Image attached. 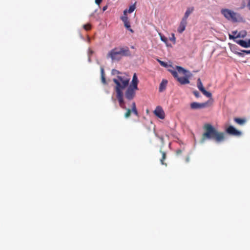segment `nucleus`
I'll list each match as a JSON object with an SVG mask.
<instances>
[{
    "label": "nucleus",
    "mask_w": 250,
    "mask_h": 250,
    "mask_svg": "<svg viewBox=\"0 0 250 250\" xmlns=\"http://www.w3.org/2000/svg\"><path fill=\"white\" fill-rule=\"evenodd\" d=\"M130 78L126 74H123L122 75L118 76L116 78L113 79V82L116 84L115 89L116 92L117 98L118 100L119 105L121 108L126 110L125 114V117L128 118L130 116L131 113H133L137 116H139L136 104L133 102L131 104V108H127L125 105L124 100V94L123 90L128 86Z\"/></svg>",
    "instance_id": "nucleus-1"
},
{
    "label": "nucleus",
    "mask_w": 250,
    "mask_h": 250,
    "mask_svg": "<svg viewBox=\"0 0 250 250\" xmlns=\"http://www.w3.org/2000/svg\"><path fill=\"white\" fill-rule=\"evenodd\" d=\"M204 133L202 135L201 142L206 140H212L217 143L223 142L225 139V133L218 131L214 127L209 124L204 125Z\"/></svg>",
    "instance_id": "nucleus-2"
},
{
    "label": "nucleus",
    "mask_w": 250,
    "mask_h": 250,
    "mask_svg": "<svg viewBox=\"0 0 250 250\" xmlns=\"http://www.w3.org/2000/svg\"><path fill=\"white\" fill-rule=\"evenodd\" d=\"M176 69L177 71L169 70V71L181 84L189 83L188 78L191 75V73L181 66H176Z\"/></svg>",
    "instance_id": "nucleus-3"
},
{
    "label": "nucleus",
    "mask_w": 250,
    "mask_h": 250,
    "mask_svg": "<svg viewBox=\"0 0 250 250\" xmlns=\"http://www.w3.org/2000/svg\"><path fill=\"white\" fill-rule=\"evenodd\" d=\"M130 51L128 47H117L111 50L107 54V58L112 61H119L123 56H129Z\"/></svg>",
    "instance_id": "nucleus-4"
},
{
    "label": "nucleus",
    "mask_w": 250,
    "mask_h": 250,
    "mask_svg": "<svg viewBox=\"0 0 250 250\" xmlns=\"http://www.w3.org/2000/svg\"><path fill=\"white\" fill-rule=\"evenodd\" d=\"M221 13L224 17L229 20H230L233 22H236L240 18V15L228 9H223L221 10Z\"/></svg>",
    "instance_id": "nucleus-5"
},
{
    "label": "nucleus",
    "mask_w": 250,
    "mask_h": 250,
    "mask_svg": "<svg viewBox=\"0 0 250 250\" xmlns=\"http://www.w3.org/2000/svg\"><path fill=\"white\" fill-rule=\"evenodd\" d=\"M213 103V99L211 97L209 99L202 103L197 102H193L190 104V107L192 109H202L212 106Z\"/></svg>",
    "instance_id": "nucleus-6"
},
{
    "label": "nucleus",
    "mask_w": 250,
    "mask_h": 250,
    "mask_svg": "<svg viewBox=\"0 0 250 250\" xmlns=\"http://www.w3.org/2000/svg\"><path fill=\"white\" fill-rule=\"evenodd\" d=\"M138 89L128 86L125 93V98L129 101L132 100L135 96L136 91Z\"/></svg>",
    "instance_id": "nucleus-7"
},
{
    "label": "nucleus",
    "mask_w": 250,
    "mask_h": 250,
    "mask_svg": "<svg viewBox=\"0 0 250 250\" xmlns=\"http://www.w3.org/2000/svg\"><path fill=\"white\" fill-rule=\"evenodd\" d=\"M197 86L198 88L203 93V94L205 95L206 97L208 98H211L212 97V94L210 92H208L206 90L205 88L203 86V83L201 82V80L200 78L197 80Z\"/></svg>",
    "instance_id": "nucleus-8"
},
{
    "label": "nucleus",
    "mask_w": 250,
    "mask_h": 250,
    "mask_svg": "<svg viewBox=\"0 0 250 250\" xmlns=\"http://www.w3.org/2000/svg\"><path fill=\"white\" fill-rule=\"evenodd\" d=\"M226 131L227 133L232 136H239L241 135V132L240 131L231 125L229 126Z\"/></svg>",
    "instance_id": "nucleus-9"
},
{
    "label": "nucleus",
    "mask_w": 250,
    "mask_h": 250,
    "mask_svg": "<svg viewBox=\"0 0 250 250\" xmlns=\"http://www.w3.org/2000/svg\"><path fill=\"white\" fill-rule=\"evenodd\" d=\"M154 113L157 117L161 119H164L165 117V112L162 108L160 106L156 108L155 110L154 111Z\"/></svg>",
    "instance_id": "nucleus-10"
},
{
    "label": "nucleus",
    "mask_w": 250,
    "mask_h": 250,
    "mask_svg": "<svg viewBox=\"0 0 250 250\" xmlns=\"http://www.w3.org/2000/svg\"><path fill=\"white\" fill-rule=\"evenodd\" d=\"M121 19L124 22V26L125 27V28L132 33L133 32V30L131 28L130 22L128 19V17L127 16H122Z\"/></svg>",
    "instance_id": "nucleus-11"
},
{
    "label": "nucleus",
    "mask_w": 250,
    "mask_h": 250,
    "mask_svg": "<svg viewBox=\"0 0 250 250\" xmlns=\"http://www.w3.org/2000/svg\"><path fill=\"white\" fill-rule=\"evenodd\" d=\"M234 41L236 43L239 44L242 47L245 48L250 47V39H249L248 42L242 40H234Z\"/></svg>",
    "instance_id": "nucleus-12"
},
{
    "label": "nucleus",
    "mask_w": 250,
    "mask_h": 250,
    "mask_svg": "<svg viewBox=\"0 0 250 250\" xmlns=\"http://www.w3.org/2000/svg\"><path fill=\"white\" fill-rule=\"evenodd\" d=\"M138 80L136 73H134L132 78L131 83L129 86V87L135 88V89H138Z\"/></svg>",
    "instance_id": "nucleus-13"
},
{
    "label": "nucleus",
    "mask_w": 250,
    "mask_h": 250,
    "mask_svg": "<svg viewBox=\"0 0 250 250\" xmlns=\"http://www.w3.org/2000/svg\"><path fill=\"white\" fill-rule=\"evenodd\" d=\"M187 24V21L182 19L180 25L177 29V31L179 33H182L185 30Z\"/></svg>",
    "instance_id": "nucleus-14"
},
{
    "label": "nucleus",
    "mask_w": 250,
    "mask_h": 250,
    "mask_svg": "<svg viewBox=\"0 0 250 250\" xmlns=\"http://www.w3.org/2000/svg\"><path fill=\"white\" fill-rule=\"evenodd\" d=\"M247 35V32L245 31H242L239 32L236 36H232V35H229V39L235 40L238 38H244Z\"/></svg>",
    "instance_id": "nucleus-15"
},
{
    "label": "nucleus",
    "mask_w": 250,
    "mask_h": 250,
    "mask_svg": "<svg viewBox=\"0 0 250 250\" xmlns=\"http://www.w3.org/2000/svg\"><path fill=\"white\" fill-rule=\"evenodd\" d=\"M194 8L193 7H189L188 8L184 15V16L182 18V20H184L186 21H187V20L188 18V17L189 15L193 11Z\"/></svg>",
    "instance_id": "nucleus-16"
},
{
    "label": "nucleus",
    "mask_w": 250,
    "mask_h": 250,
    "mask_svg": "<svg viewBox=\"0 0 250 250\" xmlns=\"http://www.w3.org/2000/svg\"><path fill=\"white\" fill-rule=\"evenodd\" d=\"M234 122L237 124L243 125L246 123V119L244 118H235L234 119Z\"/></svg>",
    "instance_id": "nucleus-17"
},
{
    "label": "nucleus",
    "mask_w": 250,
    "mask_h": 250,
    "mask_svg": "<svg viewBox=\"0 0 250 250\" xmlns=\"http://www.w3.org/2000/svg\"><path fill=\"white\" fill-rule=\"evenodd\" d=\"M167 83V80H162V81L161 82V83L160 84V86H159V91L160 92L163 91L166 88Z\"/></svg>",
    "instance_id": "nucleus-18"
},
{
    "label": "nucleus",
    "mask_w": 250,
    "mask_h": 250,
    "mask_svg": "<svg viewBox=\"0 0 250 250\" xmlns=\"http://www.w3.org/2000/svg\"><path fill=\"white\" fill-rule=\"evenodd\" d=\"M160 151L162 154V157L160 160L161 163L162 165H165L167 166V164L164 163V161L166 159V152L162 151L161 150Z\"/></svg>",
    "instance_id": "nucleus-19"
},
{
    "label": "nucleus",
    "mask_w": 250,
    "mask_h": 250,
    "mask_svg": "<svg viewBox=\"0 0 250 250\" xmlns=\"http://www.w3.org/2000/svg\"><path fill=\"white\" fill-rule=\"evenodd\" d=\"M83 28L84 30H85L86 31H88V30H90L91 28V25L89 23H87V24H84L83 25Z\"/></svg>",
    "instance_id": "nucleus-20"
},
{
    "label": "nucleus",
    "mask_w": 250,
    "mask_h": 250,
    "mask_svg": "<svg viewBox=\"0 0 250 250\" xmlns=\"http://www.w3.org/2000/svg\"><path fill=\"white\" fill-rule=\"evenodd\" d=\"M135 9V4L132 5L130 6L128 10H127L128 12L129 13H131L132 12H133L134 11Z\"/></svg>",
    "instance_id": "nucleus-21"
},
{
    "label": "nucleus",
    "mask_w": 250,
    "mask_h": 250,
    "mask_svg": "<svg viewBox=\"0 0 250 250\" xmlns=\"http://www.w3.org/2000/svg\"><path fill=\"white\" fill-rule=\"evenodd\" d=\"M111 73L112 75H119V74H121V75L123 74L121 72H120L119 71L116 70V69H112V72H111Z\"/></svg>",
    "instance_id": "nucleus-22"
},
{
    "label": "nucleus",
    "mask_w": 250,
    "mask_h": 250,
    "mask_svg": "<svg viewBox=\"0 0 250 250\" xmlns=\"http://www.w3.org/2000/svg\"><path fill=\"white\" fill-rule=\"evenodd\" d=\"M160 36V38H161V40L164 42L165 43H167V38H166V37H165L164 36L162 35L161 34H159Z\"/></svg>",
    "instance_id": "nucleus-23"
},
{
    "label": "nucleus",
    "mask_w": 250,
    "mask_h": 250,
    "mask_svg": "<svg viewBox=\"0 0 250 250\" xmlns=\"http://www.w3.org/2000/svg\"><path fill=\"white\" fill-rule=\"evenodd\" d=\"M169 40L173 42V43L175 44L176 42V38L174 36V34H172V37L169 38Z\"/></svg>",
    "instance_id": "nucleus-24"
},
{
    "label": "nucleus",
    "mask_w": 250,
    "mask_h": 250,
    "mask_svg": "<svg viewBox=\"0 0 250 250\" xmlns=\"http://www.w3.org/2000/svg\"><path fill=\"white\" fill-rule=\"evenodd\" d=\"M157 61L162 66H165V67L167 66V64L165 62H163L159 59H158Z\"/></svg>",
    "instance_id": "nucleus-25"
},
{
    "label": "nucleus",
    "mask_w": 250,
    "mask_h": 250,
    "mask_svg": "<svg viewBox=\"0 0 250 250\" xmlns=\"http://www.w3.org/2000/svg\"><path fill=\"white\" fill-rule=\"evenodd\" d=\"M101 80H102V82L104 84H106V80H105V78L104 76H101Z\"/></svg>",
    "instance_id": "nucleus-26"
},
{
    "label": "nucleus",
    "mask_w": 250,
    "mask_h": 250,
    "mask_svg": "<svg viewBox=\"0 0 250 250\" xmlns=\"http://www.w3.org/2000/svg\"><path fill=\"white\" fill-rule=\"evenodd\" d=\"M193 94L195 95V96L197 98H198L200 97V94L197 91H194Z\"/></svg>",
    "instance_id": "nucleus-27"
},
{
    "label": "nucleus",
    "mask_w": 250,
    "mask_h": 250,
    "mask_svg": "<svg viewBox=\"0 0 250 250\" xmlns=\"http://www.w3.org/2000/svg\"><path fill=\"white\" fill-rule=\"evenodd\" d=\"M156 135L161 141L162 143L164 144V139L163 137V136H159L157 134Z\"/></svg>",
    "instance_id": "nucleus-28"
},
{
    "label": "nucleus",
    "mask_w": 250,
    "mask_h": 250,
    "mask_svg": "<svg viewBox=\"0 0 250 250\" xmlns=\"http://www.w3.org/2000/svg\"><path fill=\"white\" fill-rule=\"evenodd\" d=\"M242 52L245 53L247 54H250V50H243Z\"/></svg>",
    "instance_id": "nucleus-29"
},
{
    "label": "nucleus",
    "mask_w": 250,
    "mask_h": 250,
    "mask_svg": "<svg viewBox=\"0 0 250 250\" xmlns=\"http://www.w3.org/2000/svg\"><path fill=\"white\" fill-rule=\"evenodd\" d=\"M102 0H95V3L98 4V5H99L101 2H102Z\"/></svg>",
    "instance_id": "nucleus-30"
},
{
    "label": "nucleus",
    "mask_w": 250,
    "mask_h": 250,
    "mask_svg": "<svg viewBox=\"0 0 250 250\" xmlns=\"http://www.w3.org/2000/svg\"><path fill=\"white\" fill-rule=\"evenodd\" d=\"M101 76H104V70L103 68L101 69Z\"/></svg>",
    "instance_id": "nucleus-31"
},
{
    "label": "nucleus",
    "mask_w": 250,
    "mask_h": 250,
    "mask_svg": "<svg viewBox=\"0 0 250 250\" xmlns=\"http://www.w3.org/2000/svg\"><path fill=\"white\" fill-rule=\"evenodd\" d=\"M127 12H128V11L127 9H125L124 11V16H127Z\"/></svg>",
    "instance_id": "nucleus-32"
},
{
    "label": "nucleus",
    "mask_w": 250,
    "mask_h": 250,
    "mask_svg": "<svg viewBox=\"0 0 250 250\" xmlns=\"http://www.w3.org/2000/svg\"><path fill=\"white\" fill-rule=\"evenodd\" d=\"M236 54L239 56H243V54L241 52H237Z\"/></svg>",
    "instance_id": "nucleus-33"
},
{
    "label": "nucleus",
    "mask_w": 250,
    "mask_h": 250,
    "mask_svg": "<svg viewBox=\"0 0 250 250\" xmlns=\"http://www.w3.org/2000/svg\"><path fill=\"white\" fill-rule=\"evenodd\" d=\"M107 7H108V6H107V5H105V6H104V7H103V11H105V10L107 9Z\"/></svg>",
    "instance_id": "nucleus-34"
},
{
    "label": "nucleus",
    "mask_w": 250,
    "mask_h": 250,
    "mask_svg": "<svg viewBox=\"0 0 250 250\" xmlns=\"http://www.w3.org/2000/svg\"><path fill=\"white\" fill-rule=\"evenodd\" d=\"M232 33L233 34V36H236L237 34V31H233V32H232Z\"/></svg>",
    "instance_id": "nucleus-35"
},
{
    "label": "nucleus",
    "mask_w": 250,
    "mask_h": 250,
    "mask_svg": "<svg viewBox=\"0 0 250 250\" xmlns=\"http://www.w3.org/2000/svg\"><path fill=\"white\" fill-rule=\"evenodd\" d=\"M248 6L249 9L250 10V1L248 2Z\"/></svg>",
    "instance_id": "nucleus-36"
},
{
    "label": "nucleus",
    "mask_w": 250,
    "mask_h": 250,
    "mask_svg": "<svg viewBox=\"0 0 250 250\" xmlns=\"http://www.w3.org/2000/svg\"><path fill=\"white\" fill-rule=\"evenodd\" d=\"M189 157H187V159H186V161H187V162H189Z\"/></svg>",
    "instance_id": "nucleus-37"
},
{
    "label": "nucleus",
    "mask_w": 250,
    "mask_h": 250,
    "mask_svg": "<svg viewBox=\"0 0 250 250\" xmlns=\"http://www.w3.org/2000/svg\"><path fill=\"white\" fill-rule=\"evenodd\" d=\"M181 150H179V151H178V153H181Z\"/></svg>",
    "instance_id": "nucleus-38"
}]
</instances>
